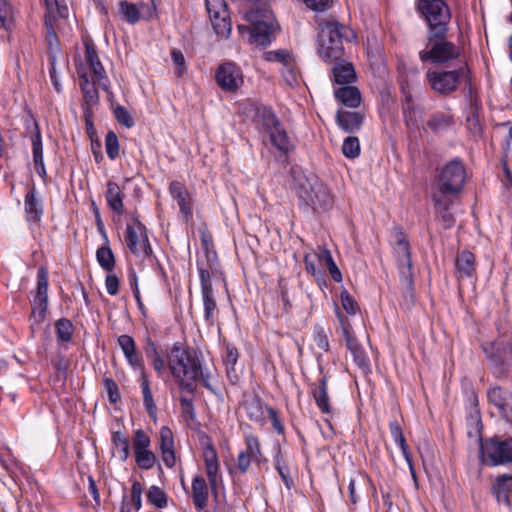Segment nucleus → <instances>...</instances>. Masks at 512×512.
<instances>
[{"instance_id": "f257e3e1", "label": "nucleus", "mask_w": 512, "mask_h": 512, "mask_svg": "<svg viewBox=\"0 0 512 512\" xmlns=\"http://www.w3.org/2000/svg\"><path fill=\"white\" fill-rule=\"evenodd\" d=\"M166 356L167 364L161 355L150 359L158 375H162L168 366L180 389L193 394L196 391L195 382L199 381L203 387L214 392L209 382V374L203 372L202 363L195 350L184 349L181 343L176 342Z\"/></svg>"}, {"instance_id": "f03ea898", "label": "nucleus", "mask_w": 512, "mask_h": 512, "mask_svg": "<svg viewBox=\"0 0 512 512\" xmlns=\"http://www.w3.org/2000/svg\"><path fill=\"white\" fill-rule=\"evenodd\" d=\"M319 57L327 63L340 61L345 55L344 42L356 38L355 32L336 19L317 20Z\"/></svg>"}, {"instance_id": "7ed1b4c3", "label": "nucleus", "mask_w": 512, "mask_h": 512, "mask_svg": "<svg viewBox=\"0 0 512 512\" xmlns=\"http://www.w3.org/2000/svg\"><path fill=\"white\" fill-rule=\"evenodd\" d=\"M299 206L311 209L314 214L327 212L334 206L331 189L317 176H302L296 179L295 186Z\"/></svg>"}, {"instance_id": "20e7f679", "label": "nucleus", "mask_w": 512, "mask_h": 512, "mask_svg": "<svg viewBox=\"0 0 512 512\" xmlns=\"http://www.w3.org/2000/svg\"><path fill=\"white\" fill-rule=\"evenodd\" d=\"M480 348L487 367L497 380H506L512 374V333L504 332L491 341H484Z\"/></svg>"}, {"instance_id": "39448f33", "label": "nucleus", "mask_w": 512, "mask_h": 512, "mask_svg": "<svg viewBox=\"0 0 512 512\" xmlns=\"http://www.w3.org/2000/svg\"><path fill=\"white\" fill-rule=\"evenodd\" d=\"M249 25L239 24L237 29L248 42L256 46L266 47L275 39L276 22L273 13L265 7L250 9L244 14Z\"/></svg>"}, {"instance_id": "423d86ee", "label": "nucleus", "mask_w": 512, "mask_h": 512, "mask_svg": "<svg viewBox=\"0 0 512 512\" xmlns=\"http://www.w3.org/2000/svg\"><path fill=\"white\" fill-rule=\"evenodd\" d=\"M422 63L449 67L462 55V48L449 39V32L425 34L423 49L418 53Z\"/></svg>"}, {"instance_id": "0eeeda50", "label": "nucleus", "mask_w": 512, "mask_h": 512, "mask_svg": "<svg viewBox=\"0 0 512 512\" xmlns=\"http://www.w3.org/2000/svg\"><path fill=\"white\" fill-rule=\"evenodd\" d=\"M415 11L425 24V34L450 32L452 11L446 0H415Z\"/></svg>"}, {"instance_id": "6e6552de", "label": "nucleus", "mask_w": 512, "mask_h": 512, "mask_svg": "<svg viewBox=\"0 0 512 512\" xmlns=\"http://www.w3.org/2000/svg\"><path fill=\"white\" fill-rule=\"evenodd\" d=\"M425 76L430 88L441 96L453 94L462 81L471 86V71L466 62L453 70L429 69Z\"/></svg>"}, {"instance_id": "1a4fd4ad", "label": "nucleus", "mask_w": 512, "mask_h": 512, "mask_svg": "<svg viewBox=\"0 0 512 512\" xmlns=\"http://www.w3.org/2000/svg\"><path fill=\"white\" fill-rule=\"evenodd\" d=\"M479 460L484 466H501L512 463V437L502 439L495 435L479 440Z\"/></svg>"}, {"instance_id": "9d476101", "label": "nucleus", "mask_w": 512, "mask_h": 512, "mask_svg": "<svg viewBox=\"0 0 512 512\" xmlns=\"http://www.w3.org/2000/svg\"><path fill=\"white\" fill-rule=\"evenodd\" d=\"M393 234L395 238L394 251L397 254L400 279L406 289L411 292L413 290V272L410 244L401 227H394Z\"/></svg>"}, {"instance_id": "9b49d317", "label": "nucleus", "mask_w": 512, "mask_h": 512, "mask_svg": "<svg viewBox=\"0 0 512 512\" xmlns=\"http://www.w3.org/2000/svg\"><path fill=\"white\" fill-rule=\"evenodd\" d=\"M465 178V167L460 159L455 158L442 168L438 176V190L442 194H458L464 186Z\"/></svg>"}, {"instance_id": "f8f14e48", "label": "nucleus", "mask_w": 512, "mask_h": 512, "mask_svg": "<svg viewBox=\"0 0 512 512\" xmlns=\"http://www.w3.org/2000/svg\"><path fill=\"white\" fill-rule=\"evenodd\" d=\"M132 219L133 225L127 224L125 231V242L128 249L135 256L153 257L146 226L139 220L138 216L132 215Z\"/></svg>"}, {"instance_id": "ddd939ff", "label": "nucleus", "mask_w": 512, "mask_h": 512, "mask_svg": "<svg viewBox=\"0 0 512 512\" xmlns=\"http://www.w3.org/2000/svg\"><path fill=\"white\" fill-rule=\"evenodd\" d=\"M215 81L223 91L236 93L244 84L243 72L235 62L226 61L216 69Z\"/></svg>"}, {"instance_id": "4468645a", "label": "nucleus", "mask_w": 512, "mask_h": 512, "mask_svg": "<svg viewBox=\"0 0 512 512\" xmlns=\"http://www.w3.org/2000/svg\"><path fill=\"white\" fill-rule=\"evenodd\" d=\"M205 5L215 33L222 38H228L232 26L225 0H205Z\"/></svg>"}, {"instance_id": "2eb2a0df", "label": "nucleus", "mask_w": 512, "mask_h": 512, "mask_svg": "<svg viewBox=\"0 0 512 512\" xmlns=\"http://www.w3.org/2000/svg\"><path fill=\"white\" fill-rule=\"evenodd\" d=\"M319 371L321 377L318 380V383L310 384V392L321 413L332 415L334 413V409L331 406L328 395V375L324 373V368L322 366H319Z\"/></svg>"}, {"instance_id": "dca6fc26", "label": "nucleus", "mask_w": 512, "mask_h": 512, "mask_svg": "<svg viewBox=\"0 0 512 512\" xmlns=\"http://www.w3.org/2000/svg\"><path fill=\"white\" fill-rule=\"evenodd\" d=\"M169 193L177 201L180 213L184 220L188 222L192 218L191 195L187 187L179 181H171L169 184Z\"/></svg>"}, {"instance_id": "f3484780", "label": "nucleus", "mask_w": 512, "mask_h": 512, "mask_svg": "<svg viewBox=\"0 0 512 512\" xmlns=\"http://www.w3.org/2000/svg\"><path fill=\"white\" fill-rule=\"evenodd\" d=\"M24 211L27 222L34 224L40 223L44 208L42 201L37 198V190L34 185L31 186L25 194Z\"/></svg>"}, {"instance_id": "a211bd4d", "label": "nucleus", "mask_w": 512, "mask_h": 512, "mask_svg": "<svg viewBox=\"0 0 512 512\" xmlns=\"http://www.w3.org/2000/svg\"><path fill=\"white\" fill-rule=\"evenodd\" d=\"M118 345L120 346L127 362L134 370L144 369L143 358L137 351L136 343L130 335H120L118 337Z\"/></svg>"}, {"instance_id": "6ab92c4d", "label": "nucleus", "mask_w": 512, "mask_h": 512, "mask_svg": "<svg viewBox=\"0 0 512 512\" xmlns=\"http://www.w3.org/2000/svg\"><path fill=\"white\" fill-rule=\"evenodd\" d=\"M491 491L499 504L511 507L512 474L504 473L498 475L492 483Z\"/></svg>"}, {"instance_id": "aec40b11", "label": "nucleus", "mask_w": 512, "mask_h": 512, "mask_svg": "<svg viewBox=\"0 0 512 512\" xmlns=\"http://www.w3.org/2000/svg\"><path fill=\"white\" fill-rule=\"evenodd\" d=\"M337 125L346 133L358 132L364 122V115L360 112H352L338 109L335 115Z\"/></svg>"}, {"instance_id": "412c9836", "label": "nucleus", "mask_w": 512, "mask_h": 512, "mask_svg": "<svg viewBox=\"0 0 512 512\" xmlns=\"http://www.w3.org/2000/svg\"><path fill=\"white\" fill-rule=\"evenodd\" d=\"M209 498V489L205 479L197 475L192 480V499L197 511H202L207 507Z\"/></svg>"}, {"instance_id": "4be33fe9", "label": "nucleus", "mask_w": 512, "mask_h": 512, "mask_svg": "<svg viewBox=\"0 0 512 512\" xmlns=\"http://www.w3.org/2000/svg\"><path fill=\"white\" fill-rule=\"evenodd\" d=\"M337 101L348 108H357L361 104V93L355 86L343 85L334 92Z\"/></svg>"}, {"instance_id": "5701e85b", "label": "nucleus", "mask_w": 512, "mask_h": 512, "mask_svg": "<svg viewBox=\"0 0 512 512\" xmlns=\"http://www.w3.org/2000/svg\"><path fill=\"white\" fill-rule=\"evenodd\" d=\"M456 270L459 274V278L462 279L464 277L471 278L476 274V264H475V255L468 251L464 250L458 253L455 260Z\"/></svg>"}, {"instance_id": "b1692460", "label": "nucleus", "mask_w": 512, "mask_h": 512, "mask_svg": "<svg viewBox=\"0 0 512 512\" xmlns=\"http://www.w3.org/2000/svg\"><path fill=\"white\" fill-rule=\"evenodd\" d=\"M140 385L143 395V405L148 416L155 420L157 417V406L153 398V394L150 387V381L145 369L140 370Z\"/></svg>"}, {"instance_id": "393cba45", "label": "nucleus", "mask_w": 512, "mask_h": 512, "mask_svg": "<svg viewBox=\"0 0 512 512\" xmlns=\"http://www.w3.org/2000/svg\"><path fill=\"white\" fill-rule=\"evenodd\" d=\"M337 63L332 68V73L335 83L339 85H348L355 81L356 72L353 65L341 59V62Z\"/></svg>"}, {"instance_id": "a878e982", "label": "nucleus", "mask_w": 512, "mask_h": 512, "mask_svg": "<svg viewBox=\"0 0 512 512\" xmlns=\"http://www.w3.org/2000/svg\"><path fill=\"white\" fill-rule=\"evenodd\" d=\"M265 407L262 399L257 395L243 402V408L245 409L248 419L260 425L265 424Z\"/></svg>"}, {"instance_id": "bb28decb", "label": "nucleus", "mask_w": 512, "mask_h": 512, "mask_svg": "<svg viewBox=\"0 0 512 512\" xmlns=\"http://www.w3.org/2000/svg\"><path fill=\"white\" fill-rule=\"evenodd\" d=\"M124 196V193L121 191L119 185L116 182L108 181L105 198L108 206L119 215L123 214L124 212Z\"/></svg>"}, {"instance_id": "cd10ccee", "label": "nucleus", "mask_w": 512, "mask_h": 512, "mask_svg": "<svg viewBox=\"0 0 512 512\" xmlns=\"http://www.w3.org/2000/svg\"><path fill=\"white\" fill-rule=\"evenodd\" d=\"M203 307H204V320L205 322L212 326L217 320L219 310L217 306V302L214 296V291L212 290H204L201 291Z\"/></svg>"}, {"instance_id": "c85d7f7f", "label": "nucleus", "mask_w": 512, "mask_h": 512, "mask_svg": "<svg viewBox=\"0 0 512 512\" xmlns=\"http://www.w3.org/2000/svg\"><path fill=\"white\" fill-rule=\"evenodd\" d=\"M96 259L100 267L107 273L113 272L115 268V256L110 248L109 238L103 239V245L96 251Z\"/></svg>"}, {"instance_id": "c756f323", "label": "nucleus", "mask_w": 512, "mask_h": 512, "mask_svg": "<svg viewBox=\"0 0 512 512\" xmlns=\"http://www.w3.org/2000/svg\"><path fill=\"white\" fill-rule=\"evenodd\" d=\"M427 127L435 134L442 133L454 124L453 116L443 112H436L430 115Z\"/></svg>"}, {"instance_id": "7c9ffc66", "label": "nucleus", "mask_w": 512, "mask_h": 512, "mask_svg": "<svg viewBox=\"0 0 512 512\" xmlns=\"http://www.w3.org/2000/svg\"><path fill=\"white\" fill-rule=\"evenodd\" d=\"M316 257L319 263L328 269L331 278L335 282L339 283L342 281V273L333 260L332 254L328 249L320 248L319 252L316 254Z\"/></svg>"}, {"instance_id": "2f4dec72", "label": "nucleus", "mask_w": 512, "mask_h": 512, "mask_svg": "<svg viewBox=\"0 0 512 512\" xmlns=\"http://www.w3.org/2000/svg\"><path fill=\"white\" fill-rule=\"evenodd\" d=\"M78 74L80 78V88L83 93L85 103L88 106L96 105L99 101L98 90L95 86L97 81L94 80L93 83H90L85 73L78 71Z\"/></svg>"}, {"instance_id": "473e14b6", "label": "nucleus", "mask_w": 512, "mask_h": 512, "mask_svg": "<svg viewBox=\"0 0 512 512\" xmlns=\"http://www.w3.org/2000/svg\"><path fill=\"white\" fill-rule=\"evenodd\" d=\"M256 117L258 118V121L261 123L264 131L267 133L273 130L276 126H279L281 124L273 110L267 106L257 107Z\"/></svg>"}, {"instance_id": "72a5a7b5", "label": "nucleus", "mask_w": 512, "mask_h": 512, "mask_svg": "<svg viewBox=\"0 0 512 512\" xmlns=\"http://www.w3.org/2000/svg\"><path fill=\"white\" fill-rule=\"evenodd\" d=\"M48 270L45 266H40L37 271V287L32 302L48 303Z\"/></svg>"}, {"instance_id": "f704fd0d", "label": "nucleus", "mask_w": 512, "mask_h": 512, "mask_svg": "<svg viewBox=\"0 0 512 512\" xmlns=\"http://www.w3.org/2000/svg\"><path fill=\"white\" fill-rule=\"evenodd\" d=\"M271 144L283 153H287L291 148L289 137L282 127V124L276 126L273 130L268 132Z\"/></svg>"}, {"instance_id": "c9c22d12", "label": "nucleus", "mask_w": 512, "mask_h": 512, "mask_svg": "<svg viewBox=\"0 0 512 512\" xmlns=\"http://www.w3.org/2000/svg\"><path fill=\"white\" fill-rule=\"evenodd\" d=\"M351 352L355 364L366 374L370 372V361L367 357L364 349L359 344L358 340L353 342L350 340V344L346 346Z\"/></svg>"}, {"instance_id": "e433bc0d", "label": "nucleus", "mask_w": 512, "mask_h": 512, "mask_svg": "<svg viewBox=\"0 0 512 512\" xmlns=\"http://www.w3.org/2000/svg\"><path fill=\"white\" fill-rule=\"evenodd\" d=\"M204 462L208 479L217 478L219 471V461L213 444L206 446L204 450Z\"/></svg>"}, {"instance_id": "4c0bfd02", "label": "nucleus", "mask_w": 512, "mask_h": 512, "mask_svg": "<svg viewBox=\"0 0 512 512\" xmlns=\"http://www.w3.org/2000/svg\"><path fill=\"white\" fill-rule=\"evenodd\" d=\"M74 325L67 318H60L55 322V333L58 342L68 343L72 340Z\"/></svg>"}, {"instance_id": "58836bf2", "label": "nucleus", "mask_w": 512, "mask_h": 512, "mask_svg": "<svg viewBox=\"0 0 512 512\" xmlns=\"http://www.w3.org/2000/svg\"><path fill=\"white\" fill-rule=\"evenodd\" d=\"M146 498L148 503L157 509H163L168 504V496L166 492L156 485H152L148 489L146 492Z\"/></svg>"}, {"instance_id": "ea45409f", "label": "nucleus", "mask_w": 512, "mask_h": 512, "mask_svg": "<svg viewBox=\"0 0 512 512\" xmlns=\"http://www.w3.org/2000/svg\"><path fill=\"white\" fill-rule=\"evenodd\" d=\"M119 14L127 23L132 25L141 19L139 7L125 0L119 3Z\"/></svg>"}, {"instance_id": "a19ab883", "label": "nucleus", "mask_w": 512, "mask_h": 512, "mask_svg": "<svg viewBox=\"0 0 512 512\" xmlns=\"http://www.w3.org/2000/svg\"><path fill=\"white\" fill-rule=\"evenodd\" d=\"M111 441L113 446L118 449L119 459L126 461L130 456V447L128 438L121 431L112 433Z\"/></svg>"}, {"instance_id": "79ce46f5", "label": "nucleus", "mask_w": 512, "mask_h": 512, "mask_svg": "<svg viewBox=\"0 0 512 512\" xmlns=\"http://www.w3.org/2000/svg\"><path fill=\"white\" fill-rule=\"evenodd\" d=\"M244 441L246 450L243 452L248 453L250 456H252L253 461H255L257 464H260L262 462V451L259 438L254 434H245Z\"/></svg>"}, {"instance_id": "37998d69", "label": "nucleus", "mask_w": 512, "mask_h": 512, "mask_svg": "<svg viewBox=\"0 0 512 512\" xmlns=\"http://www.w3.org/2000/svg\"><path fill=\"white\" fill-rule=\"evenodd\" d=\"M135 454V462L137 466L142 470H150L157 463V457L152 450H146L143 452H137Z\"/></svg>"}, {"instance_id": "c03bdc74", "label": "nucleus", "mask_w": 512, "mask_h": 512, "mask_svg": "<svg viewBox=\"0 0 512 512\" xmlns=\"http://www.w3.org/2000/svg\"><path fill=\"white\" fill-rule=\"evenodd\" d=\"M360 142L356 136H348L342 144V152L345 157L355 159L360 155Z\"/></svg>"}, {"instance_id": "a18cd8bd", "label": "nucleus", "mask_w": 512, "mask_h": 512, "mask_svg": "<svg viewBox=\"0 0 512 512\" xmlns=\"http://www.w3.org/2000/svg\"><path fill=\"white\" fill-rule=\"evenodd\" d=\"M151 440L146 432L142 429H138L133 434L132 448L134 453L143 452L150 449Z\"/></svg>"}, {"instance_id": "49530a36", "label": "nucleus", "mask_w": 512, "mask_h": 512, "mask_svg": "<svg viewBox=\"0 0 512 512\" xmlns=\"http://www.w3.org/2000/svg\"><path fill=\"white\" fill-rule=\"evenodd\" d=\"M33 161L43 160L42 136L39 125L34 121V133L31 136Z\"/></svg>"}, {"instance_id": "de8ad7c7", "label": "nucleus", "mask_w": 512, "mask_h": 512, "mask_svg": "<svg viewBox=\"0 0 512 512\" xmlns=\"http://www.w3.org/2000/svg\"><path fill=\"white\" fill-rule=\"evenodd\" d=\"M105 148L107 156L111 160H115L119 156V141L116 133L112 130L108 131L105 137Z\"/></svg>"}, {"instance_id": "09e8293b", "label": "nucleus", "mask_w": 512, "mask_h": 512, "mask_svg": "<svg viewBox=\"0 0 512 512\" xmlns=\"http://www.w3.org/2000/svg\"><path fill=\"white\" fill-rule=\"evenodd\" d=\"M47 309L48 303L32 302V311L30 316L32 325H39L45 321Z\"/></svg>"}, {"instance_id": "8fccbe9b", "label": "nucleus", "mask_w": 512, "mask_h": 512, "mask_svg": "<svg viewBox=\"0 0 512 512\" xmlns=\"http://www.w3.org/2000/svg\"><path fill=\"white\" fill-rule=\"evenodd\" d=\"M313 333V338L317 347L324 352H328L330 349V344L324 328L321 325L316 324L314 325Z\"/></svg>"}, {"instance_id": "3c124183", "label": "nucleus", "mask_w": 512, "mask_h": 512, "mask_svg": "<svg viewBox=\"0 0 512 512\" xmlns=\"http://www.w3.org/2000/svg\"><path fill=\"white\" fill-rule=\"evenodd\" d=\"M467 395V402L470 409V417L472 419H475L478 424H481V417H480V409H479V400L478 395L475 390H470L466 393Z\"/></svg>"}, {"instance_id": "603ef678", "label": "nucleus", "mask_w": 512, "mask_h": 512, "mask_svg": "<svg viewBox=\"0 0 512 512\" xmlns=\"http://www.w3.org/2000/svg\"><path fill=\"white\" fill-rule=\"evenodd\" d=\"M336 314L342 328V334L346 342V346L350 344V340L353 342L357 341V338L352 333L351 325L348 319L343 315V313L336 306Z\"/></svg>"}, {"instance_id": "864d4df0", "label": "nucleus", "mask_w": 512, "mask_h": 512, "mask_svg": "<svg viewBox=\"0 0 512 512\" xmlns=\"http://www.w3.org/2000/svg\"><path fill=\"white\" fill-rule=\"evenodd\" d=\"M113 114L117 122L126 128H131L134 126V119L124 106L117 105L113 110Z\"/></svg>"}, {"instance_id": "5fc2aeb1", "label": "nucleus", "mask_w": 512, "mask_h": 512, "mask_svg": "<svg viewBox=\"0 0 512 512\" xmlns=\"http://www.w3.org/2000/svg\"><path fill=\"white\" fill-rule=\"evenodd\" d=\"M340 301L343 309L348 314L354 315L360 310L358 303L347 290L340 293Z\"/></svg>"}, {"instance_id": "6e6d98bb", "label": "nucleus", "mask_w": 512, "mask_h": 512, "mask_svg": "<svg viewBox=\"0 0 512 512\" xmlns=\"http://www.w3.org/2000/svg\"><path fill=\"white\" fill-rule=\"evenodd\" d=\"M159 449L160 451L174 448V436L168 426H162L159 430Z\"/></svg>"}, {"instance_id": "4d7b16f0", "label": "nucleus", "mask_w": 512, "mask_h": 512, "mask_svg": "<svg viewBox=\"0 0 512 512\" xmlns=\"http://www.w3.org/2000/svg\"><path fill=\"white\" fill-rule=\"evenodd\" d=\"M105 390L111 404H117L121 400V395L117 383L112 378L104 379Z\"/></svg>"}, {"instance_id": "13d9d810", "label": "nucleus", "mask_w": 512, "mask_h": 512, "mask_svg": "<svg viewBox=\"0 0 512 512\" xmlns=\"http://www.w3.org/2000/svg\"><path fill=\"white\" fill-rule=\"evenodd\" d=\"M46 41L48 45V60L50 61L51 56H54L55 60H57V53L60 51V49L59 39L55 30L46 32Z\"/></svg>"}, {"instance_id": "bf43d9fd", "label": "nucleus", "mask_w": 512, "mask_h": 512, "mask_svg": "<svg viewBox=\"0 0 512 512\" xmlns=\"http://www.w3.org/2000/svg\"><path fill=\"white\" fill-rule=\"evenodd\" d=\"M284 70L282 72L287 83L292 85L297 82V66L293 56L283 65Z\"/></svg>"}, {"instance_id": "052dcab7", "label": "nucleus", "mask_w": 512, "mask_h": 512, "mask_svg": "<svg viewBox=\"0 0 512 512\" xmlns=\"http://www.w3.org/2000/svg\"><path fill=\"white\" fill-rule=\"evenodd\" d=\"M12 24V12L9 3L6 0H0V25L9 29Z\"/></svg>"}, {"instance_id": "680f3d73", "label": "nucleus", "mask_w": 512, "mask_h": 512, "mask_svg": "<svg viewBox=\"0 0 512 512\" xmlns=\"http://www.w3.org/2000/svg\"><path fill=\"white\" fill-rule=\"evenodd\" d=\"M265 410L272 422V426L274 428V430L278 433V434H284L285 432V427L282 423V420H281V417L279 415V412L277 411V409H275L274 407L272 406H267L265 407Z\"/></svg>"}, {"instance_id": "e2e57ef3", "label": "nucleus", "mask_w": 512, "mask_h": 512, "mask_svg": "<svg viewBox=\"0 0 512 512\" xmlns=\"http://www.w3.org/2000/svg\"><path fill=\"white\" fill-rule=\"evenodd\" d=\"M292 55L287 50H275V51H268L265 53V60L271 61V62H279L281 64H285Z\"/></svg>"}, {"instance_id": "0e129e2a", "label": "nucleus", "mask_w": 512, "mask_h": 512, "mask_svg": "<svg viewBox=\"0 0 512 512\" xmlns=\"http://www.w3.org/2000/svg\"><path fill=\"white\" fill-rule=\"evenodd\" d=\"M142 491V484L137 480L133 481L131 486V503L136 511H138L142 506Z\"/></svg>"}, {"instance_id": "69168bd1", "label": "nucleus", "mask_w": 512, "mask_h": 512, "mask_svg": "<svg viewBox=\"0 0 512 512\" xmlns=\"http://www.w3.org/2000/svg\"><path fill=\"white\" fill-rule=\"evenodd\" d=\"M307 8L315 12H324L333 5V0H303Z\"/></svg>"}, {"instance_id": "338daca9", "label": "nucleus", "mask_w": 512, "mask_h": 512, "mask_svg": "<svg viewBox=\"0 0 512 512\" xmlns=\"http://www.w3.org/2000/svg\"><path fill=\"white\" fill-rule=\"evenodd\" d=\"M53 367L56 370L57 377L65 380L67 377V369L69 362L65 356H58L56 360L52 361Z\"/></svg>"}, {"instance_id": "774afa93", "label": "nucleus", "mask_w": 512, "mask_h": 512, "mask_svg": "<svg viewBox=\"0 0 512 512\" xmlns=\"http://www.w3.org/2000/svg\"><path fill=\"white\" fill-rule=\"evenodd\" d=\"M171 58L173 63L177 66V76L181 77L184 74L185 71V58L181 50L179 49H172L171 50Z\"/></svg>"}]
</instances>
